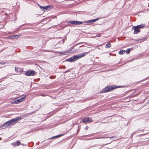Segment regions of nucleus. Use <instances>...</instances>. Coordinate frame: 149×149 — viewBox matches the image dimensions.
Instances as JSON below:
<instances>
[{
  "label": "nucleus",
  "instance_id": "nucleus-1",
  "mask_svg": "<svg viewBox=\"0 0 149 149\" xmlns=\"http://www.w3.org/2000/svg\"><path fill=\"white\" fill-rule=\"evenodd\" d=\"M21 119L20 117L16 118L13 119L5 123L3 125V126L7 127L8 126H11L17 123L18 121Z\"/></svg>",
  "mask_w": 149,
  "mask_h": 149
},
{
  "label": "nucleus",
  "instance_id": "nucleus-2",
  "mask_svg": "<svg viewBox=\"0 0 149 149\" xmlns=\"http://www.w3.org/2000/svg\"><path fill=\"white\" fill-rule=\"evenodd\" d=\"M85 56V53H84L81 54H77L66 59V61L70 62H74L80 58L84 56Z\"/></svg>",
  "mask_w": 149,
  "mask_h": 149
},
{
  "label": "nucleus",
  "instance_id": "nucleus-3",
  "mask_svg": "<svg viewBox=\"0 0 149 149\" xmlns=\"http://www.w3.org/2000/svg\"><path fill=\"white\" fill-rule=\"evenodd\" d=\"M123 86H109L107 87H106L103 88L102 91V93H106L109 91H110L113 90L114 89L116 88H120L121 87H123Z\"/></svg>",
  "mask_w": 149,
  "mask_h": 149
},
{
  "label": "nucleus",
  "instance_id": "nucleus-4",
  "mask_svg": "<svg viewBox=\"0 0 149 149\" xmlns=\"http://www.w3.org/2000/svg\"><path fill=\"white\" fill-rule=\"evenodd\" d=\"M71 49L65 51L59 52L58 53L61 55H66L71 53Z\"/></svg>",
  "mask_w": 149,
  "mask_h": 149
},
{
  "label": "nucleus",
  "instance_id": "nucleus-5",
  "mask_svg": "<svg viewBox=\"0 0 149 149\" xmlns=\"http://www.w3.org/2000/svg\"><path fill=\"white\" fill-rule=\"evenodd\" d=\"M40 7L41 8H42L43 11H45L46 10H47L50 9L52 8L51 5H49L45 6H40Z\"/></svg>",
  "mask_w": 149,
  "mask_h": 149
},
{
  "label": "nucleus",
  "instance_id": "nucleus-6",
  "mask_svg": "<svg viewBox=\"0 0 149 149\" xmlns=\"http://www.w3.org/2000/svg\"><path fill=\"white\" fill-rule=\"evenodd\" d=\"M92 121V119L88 117L84 118L82 121V122L84 123H86V122L90 123Z\"/></svg>",
  "mask_w": 149,
  "mask_h": 149
},
{
  "label": "nucleus",
  "instance_id": "nucleus-7",
  "mask_svg": "<svg viewBox=\"0 0 149 149\" xmlns=\"http://www.w3.org/2000/svg\"><path fill=\"white\" fill-rule=\"evenodd\" d=\"M68 23H71L73 24H82V22L78 21H70L68 22Z\"/></svg>",
  "mask_w": 149,
  "mask_h": 149
},
{
  "label": "nucleus",
  "instance_id": "nucleus-8",
  "mask_svg": "<svg viewBox=\"0 0 149 149\" xmlns=\"http://www.w3.org/2000/svg\"><path fill=\"white\" fill-rule=\"evenodd\" d=\"M35 74L34 71L29 70L26 72L25 74L28 76H30L34 75Z\"/></svg>",
  "mask_w": 149,
  "mask_h": 149
},
{
  "label": "nucleus",
  "instance_id": "nucleus-9",
  "mask_svg": "<svg viewBox=\"0 0 149 149\" xmlns=\"http://www.w3.org/2000/svg\"><path fill=\"white\" fill-rule=\"evenodd\" d=\"M132 29L134 30V34H136L140 31V29H139L138 27H136V26H134V27L132 28Z\"/></svg>",
  "mask_w": 149,
  "mask_h": 149
},
{
  "label": "nucleus",
  "instance_id": "nucleus-10",
  "mask_svg": "<svg viewBox=\"0 0 149 149\" xmlns=\"http://www.w3.org/2000/svg\"><path fill=\"white\" fill-rule=\"evenodd\" d=\"M24 97H22L20 99H18L17 100H15V103L17 104L18 103H19V102H22L24 100Z\"/></svg>",
  "mask_w": 149,
  "mask_h": 149
},
{
  "label": "nucleus",
  "instance_id": "nucleus-11",
  "mask_svg": "<svg viewBox=\"0 0 149 149\" xmlns=\"http://www.w3.org/2000/svg\"><path fill=\"white\" fill-rule=\"evenodd\" d=\"M13 144L15 146H19L20 145V143L19 141H17V142L14 143Z\"/></svg>",
  "mask_w": 149,
  "mask_h": 149
},
{
  "label": "nucleus",
  "instance_id": "nucleus-12",
  "mask_svg": "<svg viewBox=\"0 0 149 149\" xmlns=\"http://www.w3.org/2000/svg\"><path fill=\"white\" fill-rule=\"evenodd\" d=\"M145 26V25L144 24H142L141 25H139L136 26V27H138V28L140 29H142Z\"/></svg>",
  "mask_w": 149,
  "mask_h": 149
},
{
  "label": "nucleus",
  "instance_id": "nucleus-13",
  "mask_svg": "<svg viewBox=\"0 0 149 149\" xmlns=\"http://www.w3.org/2000/svg\"><path fill=\"white\" fill-rule=\"evenodd\" d=\"M99 19V18H96V19H93L89 20L87 22H88V23L92 22H95V21H97V20H98Z\"/></svg>",
  "mask_w": 149,
  "mask_h": 149
},
{
  "label": "nucleus",
  "instance_id": "nucleus-14",
  "mask_svg": "<svg viewBox=\"0 0 149 149\" xmlns=\"http://www.w3.org/2000/svg\"><path fill=\"white\" fill-rule=\"evenodd\" d=\"M63 134H60L58 135H57L54 136L52 137L51 138V139H54L55 138H58V137H60L62 136H63Z\"/></svg>",
  "mask_w": 149,
  "mask_h": 149
},
{
  "label": "nucleus",
  "instance_id": "nucleus-15",
  "mask_svg": "<svg viewBox=\"0 0 149 149\" xmlns=\"http://www.w3.org/2000/svg\"><path fill=\"white\" fill-rule=\"evenodd\" d=\"M133 50L132 48H130V49L128 48L126 50L125 52L127 54H129L130 53V51L131 50Z\"/></svg>",
  "mask_w": 149,
  "mask_h": 149
},
{
  "label": "nucleus",
  "instance_id": "nucleus-16",
  "mask_svg": "<svg viewBox=\"0 0 149 149\" xmlns=\"http://www.w3.org/2000/svg\"><path fill=\"white\" fill-rule=\"evenodd\" d=\"M111 45L110 44V43H108L107 44H106V46H105V47L107 48H109L111 47Z\"/></svg>",
  "mask_w": 149,
  "mask_h": 149
},
{
  "label": "nucleus",
  "instance_id": "nucleus-17",
  "mask_svg": "<svg viewBox=\"0 0 149 149\" xmlns=\"http://www.w3.org/2000/svg\"><path fill=\"white\" fill-rule=\"evenodd\" d=\"M125 52L124 50H121L119 52V53L120 54H124Z\"/></svg>",
  "mask_w": 149,
  "mask_h": 149
},
{
  "label": "nucleus",
  "instance_id": "nucleus-18",
  "mask_svg": "<svg viewBox=\"0 0 149 149\" xmlns=\"http://www.w3.org/2000/svg\"><path fill=\"white\" fill-rule=\"evenodd\" d=\"M11 38H12L13 37L14 38H17L18 37V36H17V35H14L13 36H11Z\"/></svg>",
  "mask_w": 149,
  "mask_h": 149
},
{
  "label": "nucleus",
  "instance_id": "nucleus-19",
  "mask_svg": "<svg viewBox=\"0 0 149 149\" xmlns=\"http://www.w3.org/2000/svg\"><path fill=\"white\" fill-rule=\"evenodd\" d=\"M6 63L4 62V61H2L0 62V64H2V65H4Z\"/></svg>",
  "mask_w": 149,
  "mask_h": 149
},
{
  "label": "nucleus",
  "instance_id": "nucleus-20",
  "mask_svg": "<svg viewBox=\"0 0 149 149\" xmlns=\"http://www.w3.org/2000/svg\"><path fill=\"white\" fill-rule=\"evenodd\" d=\"M15 70L16 72H18V67H15Z\"/></svg>",
  "mask_w": 149,
  "mask_h": 149
},
{
  "label": "nucleus",
  "instance_id": "nucleus-21",
  "mask_svg": "<svg viewBox=\"0 0 149 149\" xmlns=\"http://www.w3.org/2000/svg\"><path fill=\"white\" fill-rule=\"evenodd\" d=\"M41 95L42 96H46V95L45 94H41Z\"/></svg>",
  "mask_w": 149,
  "mask_h": 149
},
{
  "label": "nucleus",
  "instance_id": "nucleus-22",
  "mask_svg": "<svg viewBox=\"0 0 149 149\" xmlns=\"http://www.w3.org/2000/svg\"><path fill=\"white\" fill-rule=\"evenodd\" d=\"M91 136V134H90V135H85V136L86 137H87L88 136Z\"/></svg>",
  "mask_w": 149,
  "mask_h": 149
},
{
  "label": "nucleus",
  "instance_id": "nucleus-23",
  "mask_svg": "<svg viewBox=\"0 0 149 149\" xmlns=\"http://www.w3.org/2000/svg\"><path fill=\"white\" fill-rule=\"evenodd\" d=\"M100 36H101V35L99 34V35H97V37H100Z\"/></svg>",
  "mask_w": 149,
  "mask_h": 149
},
{
  "label": "nucleus",
  "instance_id": "nucleus-24",
  "mask_svg": "<svg viewBox=\"0 0 149 149\" xmlns=\"http://www.w3.org/2000/svg\"><path fill=\"white\" fill-rule=\"evenodd\" d=\"M108 137H106V138H107ZM105 138V137H102V138Z\"/></svg>",
  "mask_w": 149,
  "mask_h": 149
},
{
  "label": "nucleus",
  "instance_id": "nucleus-25",
  "mask_svg": "<svg viewBox=\"0 0 149 149\" xmlns=\"http://www.w3.org/2000/svg\"><path fill=\"white\" fill-rule=\"evenodd\" d=\"M113 136H112V137H111V138H113Z\"/></svg>",
  "mask_w": 149,
  "mask_h": 149
},
{
  "label": "nucleus",
  "instance_id": "nucleus-26",
  "mask_svg": "<svg viewBox=\"0 0 149 149\" xmlns=\"http://www.w3.org/2000/svg\"><path fill=\"white\" fill-rule=\"evenodd\" d=\"M149 100H148V102H149Z\"/></svg>",
  "mask_w": 149,
  "mask_h": 149
}]
</instances>
